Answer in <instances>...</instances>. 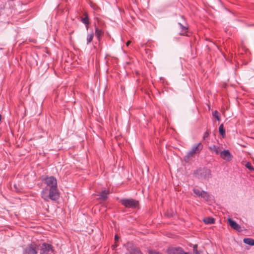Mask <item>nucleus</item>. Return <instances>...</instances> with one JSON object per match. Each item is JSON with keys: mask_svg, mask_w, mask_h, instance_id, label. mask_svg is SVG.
Returning <instances> with one entry per match:
<instances>
[{"mask_svg": "<svg viewBox=\"0 0 254 254\" xmlns=\"http://www.w3.org/2000/svg\"><path fill=\"white\" fill-rule=\"evenodd\" d=\"M168 254H189L181 247H171L167 250Z\"/></svg>", "mask_w": 254, "mask_h": 254, "instance_id": "obj_7", "label": "nucleus"}, {"mask_svg": "<svg viewBox=\"0 0 254 254\" xmlns=\"http://www.w3.org/2000/svg\"><path fill=\"white\" fill-rule=\"evenodd\" d=\"M213 116L215 118L217 121H219L220 120V117L219 116V112L215 110L214 112H213Z\"/></svg>", "mask_w": 254, "mask_h": 254, "instance_id": "obj_19", "label": "nucleus"}, {"mask_svg": "<svg viewBox=\"0 0 254 254\" xmlns=\"http://www.w3.org/2000/svg\"><path fill=\"white\" fill-rule=\"evenodd\" d=\"M149 254H162L161 253L153 250L148 251Z\"/></svg>", "mask_w": 254, "mask_h": 254, "instance_id": "obj_23", "label": "nucleus"}, {"mask_svg": "<svg viewBox=\"0 0 254 254\" xmlns=\"http://www.w3.org/2000/svg\"><path fill=\"white\" fill-rule=\"evenodd\" d=\"M209 135V131L208 130H207L205 132V133L203 134V139H205V138H207Z\"/></svg>", "mask_w": 254, "mask_h": 254, "instance_id": "obj_24", "label": "nucleus"}, {"mask_svg": "<svg viewBox=\"0 0 254 254\" xmlns=\"http://www.w3.org/2000/svg\"><path fill=\"white\" fill-rule=\"evenodd\" d=\"M220 134L224 137L225 135V129L224 128L223 125L221 124L219 127Z\"/></svg>", "mask_w": 254, "mask_h": 254, "instance_id": "obj_17", "label": "nucleus"}, {"mask_svg": "<svg viewBox=\"0 0 254 254\" xmlns=\"http://www.w3.org/2000/svg\"><path fill=\"white\" fill-rule=\"evenodd\" d=\"M221 157L226 161L229 162L232 159V155L228 150H225L220 152Z\"/></svg>", "mask_w": 254, "mask_h": 254, "instance_id": "obj_8", "label": "nucleus"}, {"mask_svg": "<svg viewBox=\"0 0 254 254\" xmlns=\"http://www.w3.org/2000/svg\"><path fill=\"white\" fill-rule=\"evenodd\" d=\"M38 245L34 242L27 245L24 249L23 254H38Z\"/></svg>", "mask_w": 254, "mask_h": 254, "instance_id": "obj_4", "label": "nucleus"}, {"mask_svg": "<svg viewBox=\"0 0 254 254\" xmlns=\"http://www.w3.org/2000/svg\"><path fill=\"white\" fill-rule=\"evenodd\" d=\"M139 252L138 251L135 250H132L131 251H129L128 252H127L126 254H139Z\"/></svg>", "mask_w": 254, "mask_h": 254, "instance_id": "obj_22", "label": "nucleus"}, {"mask_svg": "<svg viewBox=\"0 0 254 254\" xmlns=\"http://www.w3.org/2000/svg\"><path fill=\"white\" fill-rule=\"evenodd\" d=\"M193 191L195 194H196L197 196H201L202 194V191L198 189H194L193 190Z\"/></svg>", "mask_w": 254, "mask_h": 254, "instance_id": "obj_20", "label": "nucleus"}, {"mask_svg": "<svg viewBox=\"0 0 254 254\" xmlns=\"http://www.w3.org/2000/svg\"><path fill=\"white\" fill-rule=\"evenodd\" d=\"M109 193L110 191L108 190H103L101 193L99 195V199H102L103 200H106L108 197V195L109 194Z\"/></svg>", "mask_w": 254, "mask_h": 254, "instance_id": "obj_11", "label": "nucleus"}, {"mask_svg": "<svg viewBox=\"0 0 254 254\" xmlns=\"http://www.w3.org/2000/svg\"><path fill=\"white\" fill-rule=\"evenodd\" d=\"M246 167L250 170H254V168L250 162H247L246 164Z\"/></svg>", "mask_w": 254, "mask_h": 254, "instance_id": "obj_21", "label": "nucleus"}, {"mask_svg": "<svg viewBox=\"0 0 254 254\" xmlns=\"http://www.w3.org/2000/svg\"><path fill=\"white\" fill-rule=\"evenodd\" d=\"M14 188H16V185H14Z\"/></svg>", "mask_w": 254, "mask_h": 254, "instance_id": "obj_31", "label": "nucleus"}, {"mask_svg": "<svg viewBox=\"0 0 254 254\" xmlns=\"http://www.w3.org/2000/svg\"><path fill=\"white\" fill-rule=\"evenodd\" d=\"M119 237L118 236V235H115V241H118V240H119Z\"/></svg>", "mask_w": 254, "mask_h": 254, "instance_id": "obj_25", "label": "nucleus"}, {"mask_svg": "<svg viewBox=\"0 0 254 254\" xmlns=\"http://www.w3.org/2000/svg\"><path fill=\"white\" fill-rule=\"evenodd\" d=\"M1 120V115L0 114V121Z\"/></svg>", "mask_w": 254, "mask_h": 254, "instance_id": "obj_29", "label": "nucleus"}, {"mask_svg": "<svg viewBox=\"0 0 254 254\" xmlns=\"http://www.w3.org/2000/svg\"><path fill=\"white\" fill-rule=\"evenodd\" d=\"M94 34L93 33L88 34L87 36V44L91 43L93 40Z\"/></svg>", "mask_w": 254, "mask_h": 254, "instance_id": "obj_18", "label": "nucleus"}, {"mask_svg": "<svg viewBox=\"0 0 254 254\" xmlns=\"http://www.w3.org/2000/svg\"><path fill=\"white\" fill-rule=\"evenodd\" d=\"M197 248V245H195L194 247H193V250H194L195 249H196Z\"/></svg>", "mask_w": 254, "mask_h": 254, "instance_id": "obj_28", "label": "nucleus"}, {"mask_svg": "<svg viewBox=\"0 0 254 254\" xmlns=\"http://www.w3.org/2000/svg\"><path fill=\"white\" fill-rule=\"evenodd\" d=\"M42 182L45 187L41 192V197L46 202L50 199L58 200L60 198V192L58 189L57 179L53 176H47L42 179Z\"/></svg>", "mask_w": 254, "mask_h": 254, "instance_id": "obj_1", "label": "nucleus"}, {"mask_svg": "<svg viewBox=\"0 0 254 254\" xmlns=\"http://www.w3.org/2000/svg\"><path fill=\"white\" fill-rule=\"evenodd\" d=\"M201 197L207 201H208L210 200V195L207 192L205 191H202V194Z\"/></svg>", "mask_w": 254, "mask_h": 254, "instance_id": "obj_13", "label": "nucleus"}, {"mask_svg": "<svg viewBox=\"0 0 254 254\" xmlns=\"http://www.w3.org/2000/svg\"><path fill=\"white\" fill-rule=\"evenodd\" d=\"M203 147V146L201 143H198L193 145L191 150L185 156V160H189L190 158L194 157V154L199 153L202 150Z\"/></svg>", "mask_w": 254, "mask_h": 254, "instance_id": "obj_2", "label": "nucleus"}, {"mask_svg": "<svg viewBox=\"0 0 254 254\" xmlns=\"http://www.w3.org/2000/svg\"><path fill=\"white\" fill-rule=\"evenodd\" d=\"M103 33L104 32L102 30L99 29L98 28H96L95 35L99 40H100V38L103 36Z\"/></svg>", "mask_w": 254, "mask_h": 254, "instance_id": "obj_15", "label": "nucleus"}, {"mask_svg": "<svg viewBox=\"0 0 254 254\" xmlns=\"http://www.w3.org/2000/svg\"><path fill=\"white\" fill-rule=\"evenodd\" d=\"M50 251H53L52 246L50 244L43 243L40 247V254H48Z\"/></svg>", "mask_w": 254, "mask_h": 254, "instance_id": "obj_6", "label": "nucleus"}, {"mask_svg": "<svg viewBox=\"0 0 254 254\" xmlns=\"http://www.w3.org/2000/svg\"><path fill=\"white\" fill-rule=\"evenodd\" d=\"M121 203L126 208L134 209L139 205L138 201L133 198H124L120 200Z\"/></svg>", "mask_w": 254, "mask_h": 254, "instance_id": "obj_3", "label": "nucleus"}, {"mask_svg": "<svg viewBox=\"0 0 254 254\" xmlns=\"http://www.w3.org/2000/svg\"><path fill=\"white\" fill-rule=\"evenodd\" d=\"M130 42H130V41H127V43H126V45H127V46H129V45L130 44Z\"/></svg>", "mask_w": 254, "mask_h": 254, "instance_id": "obj_26", "label": "nucleus"}, {"mask_svg": "<svg viewBox=\"0 0 254 254\" xmlns=\"http://www.w3.org/2000/svg\"><path fill=\"white\" fill-rule=\"evenodd\" d=\"M182 18L183 19V23H178L179 34L180 35L188 36L187 34L188 32V25L186 22L185 20L184 19V17H182Z\"/></svg>", "mask_w": 254, "mask_h": 254, "instance_id": "obj_5", "label": "nucleus"}, {"mask_svg": "<svg viewBox=\"0 0 254 254\" xmlns=\"http://www.w3.org/2000/svg\"><path fill=\"white\" fill-rule=\"evenodd\" d=\"M84 17H81V21L86 26L89 23L88 15L87 12H84L83 14Z\"/></svg>", "mask_w": 254, "mask_h": 254, "instance_id": "obj_12", "label": "nucleus"}, {"mask_svg": "<svg viewBox=\"0 0 254 254\" xmlns=\"http://www.w3.org/2000/svg\"><path fill=\"white\" fill-rule=\"evenodd\" d=\"M208 148L211 152H214L217 155L220 154L221 152V147L215 145H212L210 146Z\"/></svg>", "mask_w": 254, "mask_h": 254, "instance_id": "obj_10", "label": "nucleus"}, {"mask_svg": "<svg viewBox=\"0 0 254 254\" xmlns=\"http://www.w3.org/2000/svg\"><path fill=\"white\" fill-rule=\"evenodd\" d=\"M17 187H16V188H15V190H16V191H19L18 190H17Z\"/></svg>", "mask_w": 254, "mask_h": 254, "instance_id": "obj_30", "label": "nucleus"}, {"mask_svg": "<svg viewBox=\"0 0 254 254\" xmlns=\"http://www.w3.org/2000/svg\"><path fill=\"white\" fill-rule=\"evenodd\" d=\"M230 226L234 229L237 231L240 232L242 231L241 226L237 224L234 220L229 218L228 220Z\"/></svg>", "mask_w": 254, "mask_h": 254, "instance_id": "obj_9", "label": "nucleus"}, {"mask_svg": "<svg viewBox=\"0 0 254 254\" xmlns=\"http://www.w3.org/2000/svg\"><path fill=\"white\" fill-rule=\"evenodd\" d=\"M243 242L244 243L250 246H254V239L252 238H244Z\"/></svg>", "mask_w": 254, "mask_h": 254, "instance_id": "obj_14", "label": "nucleus"}, {"mask_svg": "<svg viewBox=\"0 0 254 254\" xmlns=\"http://www.w3.org/2000/svg\"><path fill=\"white\" fill-rule=\"evenodd\" d=\"M203 222L205 224H213L215 222V219L211 217H207L203 219Z\"/></svg>", "mask_w": 254, "mask_h": 254, "instance_id": "obj_16", "label": "nucleus"}, {"mask_svg": "<svg viewBox=\"0 0 254 254\" xmlns=\"http://www.w3.org/2000/svg\"><path fill=\"white\" fill-rule=\"evenodd\" d=\"M205 172L207 173L208 174H210V171L209 170H206Z\"/></svg>", "mask_w": 254, "mask_h": 254, "instance_id": "obj_27", "label": "nucleus"}]
</instances>
